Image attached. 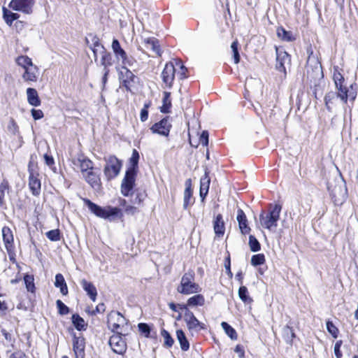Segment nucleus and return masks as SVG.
Segmentation results:
<instances>
[{
	"mask_svg": "<svg viewBox=\"0 0 358 358\" xmlns=\"http://www.w3.org/2000/svg\"><path fill=\"white\" fill-rule=\"evenodd\" d=\"M213 229L217 236H222L225 231L224 222L221 214L217 215L213 220Z\"/></svg>",
	"mask_w": 358,
	"mask_h": 358,
	"instance_id": "obj_23",
	"label": "nucleus"
},
{
	"mask_svg": "<svg viewBox=\"0 0 358 358\" xmlns=\"http://www.w3.org/2000/svg\"><path fill=\"white\" fill-rule=\"evenodd\" d=\"M210 185V178L206 173L200 180V196L203 199L208 194Z\"/></svg>",
	"mask_w": 358,
	"mask_h": 358,
	"instance_id": "obj_28",
	"label": "nucleus"
},
{
	"mask_svg": "<svg viewBox=\"0 0 358 358\" xmlns=\"http://www.w3.org/2000/svg\"><path fill=\"white\" fill-rule=\"evenodd\" d=\"M124 210L127 214L134 215L136 213V208L133 206L128 205L125 206Z\"/></svg>",
	"mask_w": 358,
	"mask_h": 358,
	"instance_id": "obj_62",
	"label": "nucleus"
},
{
	"mask_svg": "<svg viewBox=\"0 0 358 358\" xmlns=\"http://www.w3.org/2000/svg\"><path fill=\"white\" fill-rule=\"evenodd\" d=\"M201 291L200 285L194 282V273L192 271L184 273L177 287V292L182 294L190 295Z\"/></svg>",
	"mask_w": 358,
	"mask_h": 358,
	"instance_id": "obj_4",
	"label": "nucleus"
},
{
	"mask_svg": "<svg viewBox=\"0 0 358 358\" xmlns=\"http://www.w3.org/2000/svg\"><path fill=\"white\" fill-rule=\"evenodd\" d=\"M34 0H12L9 6L17 11L29 14L32 11Z\"/></svg>",
	"mask_w": 358,
	"mask_h": 358,
	"instance_id": "obj_12",
	"label": "nucleus"
},
{
	"mask_svg": "<svg viewBox=\"0 0 358 358\" xmlns=\"http://www.w3.org/2000/svg\"><path fill=\"white\" fill-rule=\"evenodd\" d=\"M81 285L84 290L90 296V299L93 301H94L96 300V296L97 295V291L94 285L92 282H88L86 280H83L81 281Z\"/></svg>",
	"mask_w": 358,
	"mask_h": 358,
	"instance_id": "obj_25",
	"label": "nucleus"
},
{
	"mask_svg": "<svg viewBox=\"0 0 358 358\" xmlns=\"http://www.w3.org/2000/svg\"><path fill=\"white\" fill-rule=\"evenodd\" d=\"M238 296L244 303H251L252 299L248 295V291L246 287L241 286L238 289Z\"/></svg>",
	"mask_w": 358,
	"mask_h": 358,
	"instance_id": "obj_38",
	"label": "nucleus"
},
{
	"mask_svg": "<svg viewBox=\"0 0 358 358\" xmlns=\"http://www.w3.org/2000/svg\"><path fill=\"white\" fill-rule=\"evenodd\" d=\"M139 331L143 334L146 338L149 337L150 333V327L145 323H140L138 325Z\"/></svg>",
	"mask_w": 358,
	"mask_h": 358,
	"instance_id": "obj_50",
	"label": "nucleus"
},
{
	"mask_svg": "<svg viewBox=\"0 0 358 358\" xmlns=\"http://www.w3.org/2000/svg\"><path fill=\"white\" fill-rule=\"evenodd\" d=\"M176 337L180 343V348L183 351H187L189 348V342L182 330L178 329L176 331Z\"/></svg>",
	"mask_w": 358,
	"mask_h": 358,
	"instance_id": "obj_30",
	"label": "nucleus"
},
{
	"mask_svg": "<svg viewBox=\"0 0 358 358\" xmlns=\"http://www.w3.org/2000/svg\"><path fill=\"white\" fill-rule=\"evenodd\" d=\"M84 204L88 208L89 210L96 217L110 221L115 218H122L123 217L122 211L117 207L107 206L101 207L92 202L88 199H83Z\"/></svg>",
	"mask_w": 358,
	"mask_h": 358,
	"instance_id": "obj_1",
	"label": "nucleus"
},
{
	"mask_svg": "<svg viewBox=\"0 0 358 358\" xmlns=\"http://www.w3.org/2000/svg\"><path fill=\"white\" fill-rule=\"evenodd\" d=\"M56 304L58 309V313L60 315H66L69 313V308L61 300H57L56 301Z\"/></svg>",
	"mask_w": 358,
	"mask_h": 358,
	"instance_id": "obj_47",
	"label": "nucleus"
},
{
	"mask_svg": "<svg viewBox=\"0 0 358 358\" xmlns=\"http://www.w3.org/2000/svg\"><path fill=\"white\" fill-rule=\"evenodd\" d=\"M236 219L238 222V226L242 234H248L250 231V229L248 226V220L243 210H238Z\"/></svg>",
	"mask_w": 358,
	"mask_h": 358,
	"instance_id": "obj_24",
	"label": "nucleus"
},
{
	"mask_svg": "<svg viewBox=\"0 0 358 358\" xmlns=\"http://www.w3.org/2000/svg\"><path fill=\"white\" fill-rule=\"evenodd\" d=\"M38 176V174L33 175L31 173L29 177V187L32 194L35 196L38 195L41 192V185Z\"/></svg>",
	"mask_w": 358,
	"mask_h": 358,
	"instance_id": "obj_22",
	"label": "nucleus"
},
{
	"mask_svg": "<svg viewBox=\"0 0 358 358\" xmlns=\"http://www.w3.org/2000/svg\"><path fill=\"white\" fill-rule=\"evenodd\" d=\"M221 326L224 331L225 334L231 339L236 340L238 338L236 330L230 326L227 322H222Z\"/></svg>",
	"mask_w": 358,
	"mask_h": 358,
	"instance_id": "obj_34",
	"label": "nucleus"
},
{
	"mask_svg": "<svg viewBox=\"0 0 358 358\" xmlns=\"http://www.w3.org/2000/svg\"><path fill=\"white\" fill-rule=\"evenodd\" d=\"M249 245L252 252H257L260 250L259 241L252 235L249 237Z\"/></svg>",
	"mask_w": 358,
	"mask_h": 358,
	"instance_id": "obj_41",
	"label": "nucleus"
},
{
	"mask_svg": "<svg viewBox=\"0 0 358 358\" xmlns=\"http://www.w3.org/2000/svg\"><path fill=\"white\" fill-rule=\"evenodd\" d=\"M205 303V299L202 294H195L189 297L187 301L189 307L202 306Z\"/></svg>",
	"mask_w": 358,
	"mask_h": 358,
	"instance_id": "obj_29",
	"label": "nucleus"
},
{
	"mask_svg": "<svg viewBox=\"0 0 358 358\" xmlns=\"http://www.w3.org/2000/svg\"><path fill=\"white\" fill-rule=\"evenodd\" d=\"M231 49L233 52L234 63L238 64L240 61V55L238 50V42L236 41L231 43Z\"/></svg>",
	"mask_w": 358,
	"mask_h": 358,
	"instance_id": "obj_45",
	"label": "nucleus"
},
{
	"mask_svg": "<svg viewBox=\"0 0 358 358\" xmlns=\"http://www.w3.org/2000/svg\"><path fill=\"white\" fill-rule=\"evenodd\" d=\"M86 43L94 54L95 62H97L99 53L103 52V50H104L105 48L100 43L99 38L92 34L89 35L86 38Z\"/></svg>",
	"mask_w": 358,
	"mask_h": 358,
	"instance_id": "obj_10",
	"label": "nucleus"
},
{
	"mask_svg": "<svg viewBox=\"0 0 358 358\" xmlns=\"http://www.w3.org/2000/svg\"><path fill=\"white\" fill-rule=\"evenodd\" d=\"M327 329L328 332L334 338H336L338 334V328L331 321L327 322Z\"/></svg>",
	"mask_w": 358,
	"mask_h": 358,
	"instance_id": "obj_42",
	"label": "nucleus"
},
{
	"mask_svg": "<svg viewBox=\"0 0 358 358\" xmlns=\"http://www.w3.org/2000/svg\"><path fill=\"white\" fill-rule=\"evenodd\" d=\"M44 159L45 164L49 166L53 165L55 163L53 157L52 156L48 155V154L44 155Z\"/></svg>",
	"mask_w": 358,
	"mask_h": 358,
	"instance_id": "obj_61",
	"label": "nucleus"
},
{
	"mask_svg": "<svg viewBox=\"0 0 358 358\" xmlns=\"http://www.w3.org/2000/svg\"><path fill=\"white\" fill-rule=\"evenodd\" d=\"M280 211L281 207L279 205H275L269 213L266 214L261 213L259 221L262 227L269 231H275L278 225Z\"/></svg>",
	"mask_w": 358,
	"mask_h": 358,
	"instance_id": "obj_5",
	"label": "nucleus"
},
{
	"mask_svg": "<svg viewBox=\"0 0 358 358\" xmlns=\"http://www.w3.org/2000/svg\"><path fill=\"white\" fill-rule=\"evenodd\" d=\"M171 93L169 92H164V97L162 100V106L160 108L162 113H168L170 112L171 108V100L170 99Z\"/></svg>",
	"mask_w": 358,
	"mask_h": 358,
	"instance_id": "obj_32",
	"label": "nucleus"
},
{
	"mask_svg": "<svg viewBox=\"0 0 358 358\" xmlns=\"http://www.w3.org/2000/svg\"><path fill=\"white\" fill-rule=\"evenodd\" d=\"M135 76L126 66H121L119 69V78L126 87L129 89L131 84L134 82Z\"/></svg>",
	"mask_w": 358,
	"mask_h": 358,
	"instance_id": "obj_17",
	"label": "nucleus"
},
{
	"mask_svg": "<svg viewBox=\"0 0 358 358\" xmlns=\"http://www.w3.org/2000/svg\"><path fill=\"white\" fill-rule=\"evenodd\" d=\"M17 64L21 66L23 69L33 64L31 59L27 56H20L16 59Z\"/></svg>",
	"mask_w": 358,
	"mask_h": 358,
	"instance_id": "obj_39",
	"label": "nucleus"
},
{
	"mask_svg": "<svg viewBox=\"0 0 358 358\" xmlns=\"http://www.w3.org/2000/svg\"><path fill=\"white\" fill-rule=\"evenodd\" d=\"M120 62L122 63V66H126L127 68L128 66H132L135 63L134 59L131 57H127V55L125 59H122Z\"/></svg>",
	"mask_w": 358,
	"mask_h": 358,
	"instance_id": "obj_52",
	"label": "nucleus"
},
{
	"mask_svg": "<svg viewBox=\"0 0 358 358\" xmlns=\"http://www.w3.org/2000/svg\"><path fill=\"white\" fill-rule=\"evenodd\" d=\"M290 63L289 55L284 50L276 48V64L275 67L277 70L282 72L284 74L286 73L285 64Z\"/></svg>",
	"mask_w": 358,
	"mask_h": 358,
	"instance_id": "obj_14",
	"label": "nucleus"
},
{
	"mask_svg": "<svg viewBox=\"0 0 358 358\" xmlns=\"http://www.w3.org/2000/svg\"><path fill=\"white\" fill-rule=\"evenodd\" d=\"M150 106V103H145L143 108L141 110L140 119L142 122L146 121L148 118V108Z\"/></svg>",
	"mask_w": 358,
	"mask_h": 358,
	"instance_id": "obj_48",
	"label": "nucleus"
},
{
	"mask_svg": "<svg viewBox=\"0 0 358 358\" xmlns=\"http://www.w3.org/2000/svg\"><path fill=\"white\" fill-rule=\"evenodd\" d=\"M333 79L336 89L339 91L341 101L347 102L349 99L353 101L357 96V91L352 85H350V88L343 85L344 78L338 67L334 69Z\"/></svg>",
	"mask_w": 358,
	"mask_h": 358,
	"instance_id": "obj_3",
	"label": "nucleus"
},
{
	"mask_svg": "<svg viewBox=\"0 0 358 358\" xmlns=\"http://www.w3.org/2000/svg\"><path fill=\"white\" fill-rule=\"evenodd\" d=\"M199 143L203 146H206L208 143V133L206 131H203L199 137Z\"/></svg>",
	"mask_w": 358,
	"mask_h": 358,
	"instance_id": "obj_54",
	"label": "nucleus"
},
{
	"mask_svg": "<svg viewBox=\"0 0 358 358\" xmlns=\"http://www.w3.org/2000/svg\"><path fill=\"white\" fill-rule=\"evenodd\" d=\"M183 318L189 331H199L205 329L204 324L200 322L190 310L186 311Z\"/></svg>",
	"mask_w": 358,
	"mask_h": 358,
	"instance_id": "obj_11",
	"label": "nucleus"
},
{
	"mask_svg": "<svg viewBox=\"0 0 358 358\" xmlns=\"http://www.w3.org/2000/svg\"><path fill=\"white\" fill-rule=\"evenodd\" d=\"M162 336L164 339V345L169 348L171 347L174 343V341L169 334V333L165 329H163L162 331Z\"/></svg>",
	"mask_w": 358,
	"mask_h": 358,
	"instance_id": "obj_43",
	"label": "nucleus"
},
{
	"mask_svg": "<svg viewBox=\"0 0 358 358\" xmlns=\"http://www.w3.org/2000/svg\"><path fill=\"white\" fill-rule=\"evenodd\" d=\"M171 128V124L170 123L169 119V117H166L154 124L150 129L154 134L167 136L169 134Z\"/></svg>",
	"mask_w": 358,
	"mask_h": 358,
	"instance_id": "obj_13",
	"label": "nucleus"
},
{
	"mask_svg": "<svg viewBox=\"0 0 358 358\" xmlns=\"http://www.w3.org/2000/svg\"><path fill=\"white\" fill-rule=\"evenodd\" d=\"M8 130L13 134H15L18 131V127L14 120H11L8 127Z\"/></svg>",
	"mask_w": 358,
	"mask_h": 358,
	"instance_id": "obj_57",
	"label": "nucleus"
},
{
	"mask_svg": "<svg viewBox=\"0 0 358 358\" xmlns=\"http://www.w3.org/2000/svg\"><path fill=\"white\" fill-rule=\"evenodd\" d=\"M72 163L74 166L80 167L83 176L90 172V171L94 170L93 162L84 156H79L78 158L73 159Z\"/></svg>",
	"mask_w": 358,
	"mask_h": 358,
	"instance_id": "obj_15",
	"label": "nucleus"
},
{
	"mask_svg": "<svg viewBox=\"0 0 358 358\" xmlns=\"http://www.w3.org/2000/svg\"><path fill=\"white\" fill-rule=\"evenodd\" d=\"M116 58L120 61L122 59H125L127 53L122 48L121 50H119L116 52H115Z\"/></svg>",
	"mask_w": 358,
	"mask_h": 358,
	"instance_id": "obj_60",
	"label": "nucleus"
},
{
	"mask_svg": "<svg viewBox=\"0 0 358 358\" xmlns=\"http://www.w3.org/2000/svg\"><path fill=\"white\" fill-rule=\"evenodd\" d=\"M85 341L83 336H74L73 339V350L75 358H85Z\"/></svg>",
	"mask_w": 358,
	"mask_h": 358,
	"instance_id": "obj_16",
	"label": "nucleus"
},
{
	"mask_svg": "<svg viewBox=\"0 0 358 358\" xmlns=\"http://www.w3.org/2000/svg\"><path fill=\"white\" fill-rule=\"evenodd\" d=\"M99 57H101L100 64L103 66V69H108L112 65V56L106 49L103 50V52L99 53Z\"/></svg>",
	"mask_w": 358,
	"mask_h": 358,
	"instance_id": "obj_31",
	"label": "nucleus"
},
{
	"mask_svg": "<svg viewBox=\"0 0 358 358\" xmlns=\"http://www.w3.org/2000/svg\"><path fill=\"white\" fill-rule=\"evenodd\" d=\"M3 19L7 24L10 26L13 22L19 18V15L17 13H13L6 9V8H3Z\"/></svg>",
	"mask_w": 358,
	"mask_h": 358,
	"instance_id": "obj_35",
	"label": "nucleus"
},
{
	"mask_svg": "<svg viewBox=\"0 0 358 358\" xmlns=\"http://www.w3.org/2000/svg\"><path fill=\"white\" fill-rule=\"evenodd\" d=\"M112 49H113L114 53L116 52L117 51H118L119 50L122 49V48L120 47V44L117 39H114L113 41Z\"/></svg>",
	"mask_w": 358,
	"mask_h": 358,
	"instance_id": "obj_63",
	"label": "nucleus"
},
{
	"mask_svg": "<svg viewBox=\"0 0 358 358\" xmlns=\"http://www.w3.org/2000/svg\"><path fill=\"white\" fill-rule=\"evenodd\" d=\"M134 182L135 171L128 169L121 185V192L124 196H127L131 194L134 188Z\"/></svg>",
	"mask_w": 358,
	"mask_h": 358,
	"instance_id": "obj_8",
	"label": "nucleus"
},
{
	"mask_svg": "<svg viewBox=\"0 0 358 358\" xmlns=\"http://www.w3.org/2000/svg\"><path fill=\"white\" fill-rule=\"evenodd\" d=\"M121 167V162L117 157L115 156L108 157L104 168L106 177L108 180L115 178L119 174Z\"/></svg>",
	"mask_w": 358,
	"mask_h": 358,
	"instance_id": "obj_7",
	"label": "nucleus"
},
{
	"mask_svg": "<svg viewBox=\"0 0 358 358\" xmlns=\"http://www.w3.org/2000/svg\"><path fill=\"white\" fill-rule=\"evenodd\" d=\"M122 334L113 335L109 340V345L113 351L119 355H123L127 350V344L121 336Z\"/></svg>",
	"mask_w": 358,
	"mask_h": 358,
	"instance_id": "obj_9",
	"label": "nucleus"
},
{
	"mask_svg": "<svg viewBox=\"0 0 358 358\" xmlns=\"http://www.w3.org/2000/svg\"><path fill=\"white\" fill-rule=\"evenodd\" d=\"M47 238L51 241H57L60 239L59 231L58 229H53L46 233Z\"/></svg>",
	"mask_w": 358,
	"mask_h": 358,
	"instance_id": "obj_46",
	"label": "nucleus"
},
{
	"mask_svg": "<svg viewBox=\"0 0 358 358\" xmlns=\"http://www.w3.org/2000/svg\"><path fill=\"white\" fill-rule=\"evenodd\" d=\"M72 322L75 327L79 330H84L87 326L85 320L78 315H73L72 316Z\"/></svg>",
	"mask_w": 358,
	"mask_h": 358,
	"instance_id": "obj_36",
	"label": "nucleus"
},
{
	"mask_svg": "<svg viewBox=\"0 0 358 358\" xmlns=\"http://www.w3.org/2000/svg\"><path fill=\"white\" fill-rule=\"evenodd\" d=\"M28 169H29V175H31V173L33 175H36V174H38L37 173V171H36V163L34 162L33 160V158L31 157L30 161H29V165H28Z\"/></svg>",
	"mask_w": 358,
	"mask_h": 358,
	"instance_id": "obj_55",
	"label": "nucleus"
},
{
	"mask_svg": "<svg viewBox=\"0 0 358 358\" xmlns=\"http://www.w3.org/2000/svg\"><path fill=\"white\" fill-rule=\"evenodd\" d=\"M2 236L6 248L8 249V247L13 241V236L10 229L8 227H3L2 229Z\"/></svg>",
	"mask_w": 358,
	"mask_h": 358,
	"instance_id": "obj_33",
	"label": "nucleus"
},
{
	"mask_svg": "<svg viewBox=\"0 0 358 358\" xmlns=\"http://www.w3.org/2000/svg\"><path fill=\"white\" fill-rule=\"evenodd\" d=\"M85 179L86 182L90 185V186L94 189H99L101 187V180L99 176L94 172V171H90L87 173L83 176Z\"/></svg>",
	"mask_w": 358,
	"mask_h": 358,
	"instance_id": "obj_21",
	"label": "nucleus"
},
{
	"mask_svg": "<svg viewBox=\"0 0 358 358\" xmlns=\"http://www.w3.org/2000/svg\"><path fill=\"white\" fill-rule=\"evenodd\" d=\"M234 351L238 354L240 358H243L245 355V351L241 345H237L234 349Z\"/></svg>",
	"mask_w": 358,
	"mask_h": 358,
	"instance_id": "obj_59",
	"label": "nucleus"
},
{
	"mask_svg": "<svg viewBox=\"0 0 358 358\" xmlns=\"http://www.w3.org/2000/svg\"><path fill=\"white\" fill-rule=\"evenodd\" d=\"M325 105L329 110H331L334 106H337L339 103H344L341 101L339 96V91L336 94L335 92H330L327 93L324 97Z\"/></svg>",
	"mask_w": 358,
	"mask_h": 358,
	"instance_id": "obj_19",
	"label": "nucleus"
},
{
	"mask_svg": "<svg viewBox=\"0 0 358 358\" xmlns=\"http://www.w3.org/2000/svg\"><path fill=\"white\" fill-rule=\"evenodd\" d=\"M24 280L27 290L29 292H33L34 289L33 276L27 275L24 276Z\"/></svg>",
	"mask_w": 358,
	"mask_h": 358,
	"instance_id": "obj_44",
	"label": "nucleus"
},
{
	"mask_svg": "<svg viewBox=\"0 0 358 358\" xmlns=\"http://www.w3.org/2000/svg\"><path fill=\"white\" fill-rule=\"evenodd\" d=\"M192 196V191L191 188V180L189 179L185 182V189L184 191L183 198V208L187 209L191 204V198Z\"/></svg>",
	"mask_w": 358,
	"mask_h": 358,
	"instance_id": "obj_26",
	"label": "nucleus"
},
{
	"mask_svg": "<svg viewBox=\"0 0 358 358\" xmlns=\"http://www.w3.org/2000/svg\"><path fill=\"white\" fill-rule=\"evenodd\" d=\"M7 189V185L5 183H1L0 185V203H2L4 196L5 191Z\"/></svg>",
	"mask_w": 358,
	"mask_h": 358,
	"instance_id": "obj_58",
	"label": "nucleus"
},
{
	"mask_svg": "<svg viewBox=\"0 0 358 358\" xmlns=\"http://www.w3.org/2000/svg\"><path fill=\"white\" fill-rule=\"evenodd\" d=\"M54 285L56 287L60 289V292L63 295H66L68 294L67 285L62 274L57 273L55 275Z\"/></svg>",
	"mask_w": 358,
	"mask_h": 358,
	"instance_id": "obj_27",
	"label": "nucleus"
},
{
	"mask_svg": "<svg viewBox=\"0 0 358 358\" xmlns=\"http://www.w3.org/2000/svg\"><path fill=\"white\" fill-rule=\"evenodd\" d=\"M27 102L29 105L37 107L41 103L38 92L36 89L29 87L26 91Z\"/></svg>",
	"mask_w": 358,
	"mask_h": 358,
	"instance_id": "obj_20",
	"label": "nucleus"
},
{
	"mask_svg": "<svg viewBox=\"0 0 358 358\" xmlns=\"http://www.w3.org/2000/svg\"><path fill=\"white\" fill-rule=\"evenodd\" d=\"M148 44L150 45L152 50L158 55H160L159 45L158 41L155 38L148 40Z\"/></svg>",
	"mask_w": 358,
	"mask_h": 358,
	"instance_id": "obj_51",
	"label": "nucleus"
},
{
	"mask_svg": "<svg viewBox=\"0 0 358 358\" xmlns=\"http://www.w3.org/2000/svg\"><path fill=\"white\" fill-rule=\"evenodd\" d=\"M265 262V256L263 254L255 255L251 258V264L254 266L262 265Z\"/></svg>",
	"mask_w": 358,
	"mask_h": 358,
	"instance_id": "obj_40",
	"label": "nucleus"
},
{
	"mask_svg": "<svg viewBox=\"0 0 358 358\" xmlns=\"http://www.w3.org/2000/svg\"><path fill=\"white\" fill-rule=\"evenodd\" d=\"M38 74V68L36 65L32 64L29 66H27V68L24 69L22 78L25 81L36 82L37 80Z\"/></svg>",
	"mask_w": 358,
	"mask_h": 358,
	"instance_id": "obj_18",
	"label": "nucleus"
},
{
	"mask_svg": "<svg viewBox=\"0 0 358 358\" xmlns=\"http://www.w3.org/2000/svg\"><path fill=\"white\" fill-rule=\"evenodd\" d=\"M277 35L279 38L285 41H292L294 40V37L292 34L289 31H287L282 27H278L277 29Z\"/></svg>",
	"mask_w": 358,
	"mask_h": 358,
	"instance_id": "obj_37",
	"label": "nucleus"
},
{
	"mask_svg": "<svg viewBox=\"0 0 358 358\" xmlns=\"http://www.w3.org/2000/svg\"><path fill=\"white\" fill-rule=\"evenodd\" d=\"M342 345V341H338L334 345V354L336 358H341L343 356V354L341 351V347Z\"/></svg>",
	"mask_w": 358,
	"mask_h": 358,
	"instance_id": "obj_53",
	"label": "nucleus"
},
{
	"mask_svg": "<svg viewBox=\"0 0 358 358\" xmlns=\"http://www.w3.org/2000/svg\"><path fill=\"white\" fill-rule=\"evenodd\" d=\"M108 327L114 332L124 334L127 324L124 317L117 311H112L108 315Z\"/></svg>",
	"mask_w": 358,
	"mask_h": 358,
	"instance_id": "obj_6",
	"label": "nucleus"
},
{
	"mask_svg": "<svg viewBox=\"0 0 358 358\" xmlns=\"http://www.w3.org/2000/svg\"><path fill=\"white\" fill-rule=\"evenodd\" d=\"M25 356L24 353L22 351H17L13 352L10 355V358H23Z\"/></svg>",
	"mask_w": 358,
	"mask_h": 358,
	"instance_id": "obj_64",
	"label": "nucleus"
},
{
	"mask_svg": "<svg viewBox=\"0 0 358 358\" xmlns=\"http://www.w3.org/2000/svg\"><path fill=\"white\" fill-rule=\"evenodd\" d=\"M177 69H179L178 73L179 78L182 79L187 69L180 61L167 63L162 72V81L169 88L173 86Z\"/></svg>",
	"mask_w": 358,
	"mask_h": 358,
	"instance_id": "obj_2",
	"label": "nucleus"
},
{
	"mask_svg": "<svg viewBox=\"0 0 358 358\" xmlns=\"http://www.w3.org/2000/svg\"><path fill=\"white\" fill-rule=\"evenodd\" d=\"M32 117L34 120H40L43 117V113L41 110L31 109Z\"/></svg>",
	"mask_w": 358,
	"mask_h": 358,
	"instance_id": "obj_56",
	"label": "nucleus"
},
{
	"mask_svg": "<svg viewBox=\"0 0 358 358\" xmlns=\"http://www.w3.org/2000/svg\"><path fill=\"white\" fill-rule=\"evenodd\" d=\"M138 159H139V154L136 150H134L133 152H132V155L130 158V164L131 165V167L129 169H132L134 171L135 167L137 166Z\"/></svg>",
	"mask_w": 358,
	"mask_h": 358,
	"instance_id": "obj_49",
	"label": "nucleus"
}]
</instances>
